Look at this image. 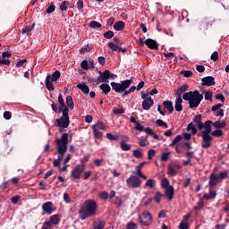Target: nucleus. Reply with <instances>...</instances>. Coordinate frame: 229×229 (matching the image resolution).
Listing matches in <instances>:
<instances>
[{"label":"nucleus","instance_id":"nucleus-1","mask_svg":"<svg viewBox=\"0 0 229 229\" xmlns=\"http://www.w3.org/2000/svg\"><path fill=\"white\" fill-rule=\"evenodd\" d=\"M133 83V77H131L130 80L122 81L121 83L119 82H111V87L114 92H123V98L128 96V94H131L132 92H135V90H141V89H144L145 82L144 81H141L139 82L138 86H132L130 88V86ZM126 89H129L126 90Z\"/></svg>","mask_w":229,"mask_h":229},{"label":"nucleus","instance_id":"nucleus-2","mask_svg":"<svg viewBox=\"0 0 229 229\" xmlns=\"http://www.w3.org/2000/svg\"><path fill=\"white\" fill-rule=\"evenodd\" d=\"M98 212V203L94 199H87L79 210L80 219L85 221L89 217H94Z\"/></svg>","mask_w":229,"mask_h":229},{"label":"nucleus","instance_id":"nucleus-3","mask_svg":"<svg viewBox=\"0 0 229 229\" xmlns=\"http://www.w3.org/2000/svg\"><path fill=\"white\" fill-rule=\"evenodd\" d=\"M212 120H207L204 124L202 125V130L200 132V137L202 139V144L201 148L203 149H208L210 146H212V140H214V138H212Z\"/></svg>","mask_w":229,"mask_h":229},{"label":"nucleus","instance_id":"nucleus-4","mask_svg":"<svg viewBox=\"0 0 229 229\" xmlns=\"http://www.w3.org/2000/svg\"><path fill=\"white\" fill-rule=\"evenodd\" d=\"M182 99L189 101L190 108H198L201 101H203V94L199 93L198 90L186 92L182 95Z\"/></svg>","mask_w":229,"mask_h":229},{"label":"nucleus","instance_id":"nucleus-5","mask_svg":"<svg viewBox=\"0 0 229 229\" xmlns=\"http://www.w3.org/2000/svg\"><path fill=\"white\" fill-rule=\"evenodd\" d=\"M55 144L57 148V153L59 154L57 156V160L62 162V160H64V155L67 153V144H69V134L66 132L63 133L61 138L55 140Z\"/></svg>","mask_w":229,"mask_h":229},{"label":"nucleus","instance_id":"nucleus-6","mask_svg":"<svg viewBox=\"0 0 229 229\" xmlns=\"http://www.w3.org/2000/svg\"><path fill=\"white\" fill-rule=\"evenodd\" d=\"M69 108H65L63 111V115L60 118L55 119V125L58 128H69Z\"/></svg>","mask_w":229,"mask_h":229},{"label":"nucleus","instance_id":"nucleus-7","mask_svg":"<svg viewBox=\"0 0 229 229\" xmlns=\"http://www.w3.org/2000/svg\"><path fill=\"white\" fill-rule=\"evenodd\" d=\"M60 76H62V73H60V71H55L53 72L52 75H47L46 78V87L47 90H55V86H53V81H58L60 80Z\"/></svg>","mask_w":229,"mask_h":229},{"label":"nucleus","instance_id":"nucleus-8","mask_svg":"<svg viewBox=\"0 0 229 229\" xmlns=\"http://www.w3.org/2000/svg\"><path fill=\"white\" fill-rule=\"evenodd\" d=\"M139 221L143 226H150L153 224V216L149 211H144L140 216Z\"/></svg>","mask_w":229,"mask_h":229},{"label":"nucleus","instance_id":"nucleus-9","mask_svg":"<svg viewBox=\"0 0 229 229\" xmlns=\"http://www.w3.org/2000/svg\"><path fill=\"white\" fill-rule=\"evenodd\" d=\"M126 183L129 189H139V187L142 185V181L138 176L130 175V177L126 180Z\"/></svg>","mask_w":229,"mask_h":229},{"label":"nucleus","instance_id":"nucleus-10","mask_svg":"<svg viewBox=\"0 0 229 229\" xmlns=\"http://www.w3.org/2000/svg\"><path fill=\"white\" fill-rule=\"evenodd\" d=\"M83 171H85V165H78L73 170H72L71 176H72L74 180H80Z\"/></svg>","mask_w":229,"mask_h":229},{"label":"nucleus","instance_id":"nucleus-11","mask_svg":"<svg viewBox=\"0 0 229 229\" xmlns=\"http://www.w3.org/2000/svg\"><path fill=\"white\" fill-rule=\"evenodd\" d=\"M99 76L98 77V81L100 83H106L108 80H110V70H105L104 72H98Z\"/></svg>","mask_w":229,"mask_h":229},{"label":"nucleus","instance_id":"nucleus-12","mask_svg":"<svg viewBox=\"0 0 229 229\" xmlns=\"http://www.w3.org/2000/svg\"><path fill=\"white\" fill-rule=\"evenodd\" d=\"M60 223V218L58 217V215H53L50 216L49 221H46L44 223L45 226H47V228H51L53 225H56Z\"/></svg>","mask_w":229,"mask_h":229},{"label":"nucleus","instance_id":"nucleus-13","mask_svg":"<svg viewBox=\"0 0 229 229\" xmlns=\"http://www.w3.org/2000/svg\"><path fill=\"white\" fill-rule=\"evenodd\" d=\"M145 46L148 47V49H152L153 51H158V42L153 38H148L145 40Z\"/></svg>","mask_w":229,"mask_h":229},{"label":"nucleus","instance_id":"nucleus-14","mask_svg":"<svg viewBox=\"0 0 229 229\" xmlns=\"http://www.w3.org/2000/svg\"><path fill=\"white\" fill-rule=\"evenodd\" d=\"M201 81V85L203 87H212L216 85V79L213 76L204 77L202 78Z\"/></svg>","mask_w":229,"mask_h":229},{"label":"nucleus","instance_id":"nucleus-15","mask_svg":"<svg viewBox=\"0 0 229 229\" xmlns=\"http://www.w3.org/2000/svg\"><path fill=\"white\" fill-rule=\"evenodd\" d=\"M12 56V53L5 51L3 52L2 55H0V64L1 65H10V60L6 58H10Z\"/></svg>","mask_w":229,"mask_h":229},{"label":"nucleus","instance_id":"nucleus-16","mask_svg":"<svg viewBox=\"0 0 229 229\" xmlns=\"http://www.w3.org/2000/svg\"><path fill=\"white\" fill-rule=\"evenodd\" d=\"M218 182H219L218 175L216 174H211L209 175L208 188L214 189V187H216V185H217Z\"/></svg>","mask_w":229,"mask_h":229},{"label":"nucleus","instance_id":"nucleus-17","mask_svg":"<svg viewBox=\"0 0 229 229\" xmlns=\"http://www.w3.org/2000/svg\"><path fill=\"white\" fill-rule=\"evenodd\" d=\"M210 26H212V21H210V19L208 18L202 19L199 23V27L200 28V30H208Z\"/></svg>","mask_w":229,"mask_h":229},{"label":"nucleus","instance_id":"nucleus-18","mask_svg":"<svg viewBox=\"0 0 229 229\" xmlns=\"http://www.w3.org/2000/svg\"><path fill=\"white\" fill-rule=\"evenodd\" d=\"M153 105H155V101L151 98V97H148L147 99L142 101L143 110H150Z\"/></svg>","mask_w":229,"mask_h":229},{"label":"nucleus","instance_id":"nucleus-19","mask_svg":"<svg viewBox=\"0 0 229 229\" xmlns=\"http://www.w3.org/2000/svg\"><path fill=\"white\" fill-rule=\"evenodd\" d=\"M42 210L43 212H45V214H48V216H51V214L53 213V202L51 201L45 202L42 205Z\"/></svg>","mask_w":229,"mask_h":229},{"label":"nucleus","instance_id":"nucleus-20","mask_svg":"<svg viewBox=\"0 0 229 229\" xmlns=\"http://www.w3.org/2000/svg\"><path fill=\"white\" fill-rule=\"evenodd\" d=\"M165 196L169 201L173 200V198H174V187L168 186L167 188H165Z\"/></svg>","mask_w":229,"mask_h":229},{"label":"nucleus","instance_id":"nucleus-21","mask_svg":"<svg viewBox=\"0 0 229 229\" xmlns=\"http://www.w3.org/2000/svg\"><path fill=\"white\" fill-rule=\"evenodd\" d=\"M188 89H189V84H183L182 86H181L175 91V96H177L176 98H182V95L185 94V92H187Z\"/></svg>","mask_w":229,"mask_h":229},{"label":"nucleus","instance_id":"nucleus-22","mask_svg":"<svg viewBox=\"0 0 229 229\" xmlns=\"http://www.w3.org/2000/svg\"><path fill=\"white\" fill-rule=\"evenodd\" d=\"M77 89L81 90V92L84 93L85 96L89 95L90 92V88H89V86H87L85 82L77 84Z\"/></svg>","mask_w":229,"mask_h":229},{"label":"nucleus","instance_id":"nucleus-23","mask_svg":"<svg viewBox=\"0 0 229 229\" xmlns=\"http://www.w3.org/2000/svg\"><path fill=\"white\" fill-rule=\"evenodd\" d=\"M163 106L166 110H168L169 114L174 112V106H173V101L165 100L163 102Z\"/></svg>","mask_w":229,"mask_h":229},{"label":"nucleus","instance_id":"nucleus-24","mask_svg":"<svg viewBox=\"0 0 229 229\" xmlns=\"http://www.w3.org/2000/svg\"><path fill=\"white\" fill-rule=\"evenodd\" d=\"M182 103H183V98L176 97L175 98L176 112H182V110H183V106L182 105Z\"/></svg>","mask_w":229,"mask_h":229},{"label":"nucleus","instance_id":"nucleus-25","mask_svg":"<svg viewBox=\"0 0 229 229\" xmlns=\"http://www.w3.org/2000/svg\"><path fill=\"white\" fill-rule=\"evenodd\" d=\"M126 24L124 23V21H119L114 23V30H115V31H123V30H124Z\"/></svg>","mask_w":229,"mask_h":229},{"label":"nucleus","instance_id":"nucleus-26","mask_svg":"<svg viewBox=\"0 0 229 229\" xmlns=\"http://www.w3.org/2000/svg\"><path fill=\"white\" fill-rule=\"evenodd\" d=\"M106 222L103 220H98L93 223V229H104Z\"/></svg>","mask_w":229,"mask_h":229},{"label":"nucleus","instance_id":"nucleus-27","mask_svg":"<svg viewBox=\"0 0 229 229\" xmlns=\"http://www.w3.org/2000/svg\"><path fill=\"white\" fill-rule=\"evenodd\" d=\"M212 126L214 128H216V130H221L226 126V122L225 121H216V122H212Z\"/></svg>","mask_w":229,"mask_h":229},{"label":"nucleus","instance_id":"nucleus-28","mask_svg":"<svg viewBox=\"0 0 229 229\" xmlns=\"http://www.w3.org/2000/svg\"><path fill=\"white\" fill-rule=\"evenodd\" d=\"M100 90L103 91V94H105L106 96H107L108 94H110V90H112V88H110V85L106 84V83H103L99 86Z\"/></svg>","mask_w":229,"mask_h":229},{"label":"nucleus","instance_id":"nucleus-29","mask_svg":"<svg viewBox=\"0 0 229 229\" xmlns=\"http://www.w3.org/2000/svg\"><path fill=\"white\" fill-rule=\"evenodd\" d=\"M201 114H197L195 115V117L193 118L194 123H196L199 130H203V123L201 122Z\"/></svg>","mask_w":229,"mask_h":229},{"label":"nucleus","instance_id":"nucleus-30","mask_svg":"<svg viewBox=\"0 0 229 229\" xmlns=\"http://www.w3.org/2000/svg\"><path fill=\"white\" fill-rule=\"evenodd\" d=\"M33 30H35V23L23 27L21 29V33L22 35H26V33H30V31H33Z\"/></svg>","mask_w":229,"mask_h":229},{"label":"nucleus","instance_id":"nucleus-31","mask_svg":"<svg viewBox=\"0 0 229 229\" xmlns=\"http://www.w3.org/2000/svg\"><path fill=\"white\" fill-rule=\"evenodd\" d=\"M216 196H217L216 191L212 190V188H209V193L204 195V199H214Z\"/></svg>","mask_w":229,"mask_h":229},{"label":"nucleus","instance_id":"nucleus-32","mask_svg":"<svg viewBox=\"0 0 229 229\" xmlns=\"http://www.w3.org/2000/svg\"><path fill=\"white\" fill-rule=\"evenodd\" d=\"M66 105L68 110H74V102L72 101V97L67 96L66 97Z\"/></svg>","mask_w":229,"mask_h":229},{"label":"nucleus","instance_id":"nucleus-33","mask_svg":"<svg viewBox=\"0 0 229 229\" xmlns=\"http://www.w3.org/2000/svg\"><path fill=\"white\" fill-rule=\"evenodd\" d=\"M157 185V182L154 179H148L146 182L145 185L143 186V189H153Z\"/></svg>","mask_w":229,"mask_h":229},{"label":"nucleus","instance_id":"nucleus-34","mask_svg":"<svg viewBox=\"0 0 229 229\" xmlns=\"http://www.w3.org/2000/svg\"><path fill=\"white\" fill-rule=\"evenodd\" d=\"M58 103L60 105L58 110H62V108H68L67 106H65V100H64V96L62 94H59L58 96Z\"/></svg>","mask_w":229,"mask_h":229},{"label":"nucleus","instance_id":"nucleus-35","mask_svg":"<svg viewBox=\"0 0 229 229\" xmlns=\"http://www.w3.org/2000/svg\"><path fill=\"white\" fill-rule=\"evenodd\" d=\"M92 130H106V127L105 126V123H103V122H98L92 126Z\"/></svg>","mask_w":229,"mask_h":229},{"label":"nucleus","instance_id":"nucleus-36","mask_svg":"<svg viewBox=\"0 0 229 229\" xmlns=\"http://www.w3.org/2000/svg\"><path fill=\"white\" fill-rule=\"evenodd\" d=\"M120 148H121L122 151H130V149H131V145H130L123 140L120 142Z\"/></svg>","mask_w":229,"mask_h":229},{"label":"nucleus","instance_id":"nucleus-37","mask_svg":"<svg viewBox=\"0 0 229 229\" xmlns=\"http://www.w3.org/2000/svg\"><path fill=\"white\" fill-rule=\"evenodd\" d=\"M187 131H191L192 135H196L198 133V130L196 129V125L194 123H190L187 127Z\"/></svg>","mask_w":229,"mask_h":229},{"label":"nucleus","instance_id":"nucleus-38","mask_svg":"<svg viewBox=\"0 0 229 229\" xmlns=\"http://www.w3.org/2000/svg\"><path fill=\"white\" fill-rule=\"evenodd\" d=\"M162 198H164V194H162V192L160 191H157L155 196H154V201L155 203H160V201H162Z\"/></svg>","mask_w":229,"mask_h":229},{"label":"nucleus","instance_id":"nucleus-39","mask_svg":"<svg viewBox=\"0 0 229 229\" xmlns=\"http://www.w3.org/2000/svg\"><path fill=\"white\" fill-rule=\"evenodd\" d=\"M211 139H214V137H223V131L220 129H216L211 132Z\"/></svg>","mask_w":229,"mask_h":229},{"label":"nucleus","instance_id":"nucleus-40","mask_svg":"<svg viewBox=\"0 0 229 229\" xmlns=\"http://www.w3.org/2000/svg\"><path fill=\"white\" fill-rule=\"evenodd\" d=\"M89 28H92L93 30H96V28H103V25L96 21H92L89 23Z\"/></svg>","mask_w":229,"mask_h":229},{"label":"nucleus","instance_id":"nucleus-41","mask_svg":"<svg viewBox=\"0 0 229 229\" xmlns=\"http://www.w3.org/2000/svg\"><path fill=\"white\" fill-rule=\"evenodd\" d=\"M136 174L138 178H142V180H148V177L142 174V169L138 168L137 166H136Z\"/></svg>","mask_w":229,"mask_h":229},{"label":"nucleus","instance_id":"nucleus-42","mask_svg":"<svg viewBox=\"0 0 229 229\" xmlns=\"http://www.w3.org/2000/svg\"><path fill=\"white\" fill-rule=\"evenodd\" d=\"M114 205L116 208H121V207H123V198L116 197L114 200Z\"/></svg>","mask_w":229,"mask_h":229},{"label":"nucleus","instance_id":"nucleus-43","mask_svg":"<svg viewBox=\"0 0 229 229\" xmlns=\"http://www.w3.org/2000/svg\"><path fill=\"white\" fill-rule=\"evenodd\" d=\"M55 10H56V6L55 5V2H52L47 8V13L51 14L53 12H55Z\"/></svg>","mask_w":229,"mask_h":229},{"label":"nucleus","instance_id":"nucleus-44","mask_svg":"<svg viewBox=\"0 0 229 229\" xmlns=\"http://www.w3.org/2000/svg\"><path fill=\"white\" fill-rule=\"evenodd\" d=\"M156 124L162 128H169V125H167V123L164 122V120L157 119Z\"/></svg>","mask_w":229,"mask_h":229},{"label":"nucleus","instance_id":"nucleus-45","mask_svg":"<svg viewBox=\"0 0 229 229\" xmlns=\"http://www.w3.org/2000/svg\"><path fill=\"white\" fill-rule=\"evenodd\" d=\"M68 4H71L68 1H64L60 4V10L61 12H67Z\"/></svg>","mask_w":229,"mask_h":229},{"label":"nucleus","instance_id":"nucleus-46","mask_svg":"<svg viewBox=\"0 0 229 229\" xmlns=\"http://www.w3.org/2000/svg\"><path fill=\"white\" fill-rule=\"evenodd\" d=\"M93 137H95V139H103V132L99 131L98 130L93 129Z\"/></svg>","mask_w":229,"mask_h":229},{"label":"nucleus","instance_id":"nucleus-47","mask_svg":"<svg viewBox=\"0 0 229 229\" xmlns=\"http://www.w3.org/2000/svg\"><path fill=\"white\" fill-rule=\"evenodd\" d=\"M161 187L163 189H167V187H172L171 185H169V180L167 178L162 179Z\"/></svg>","mask_w":229,"mask_h":229},{"label":"nucleus","instance_id":"nucleus-48","mask_svg":"<svg viewBox=\"0 0 229 229\" xmlns=\"http://www.w3.org/2000/svg\"><path fill=\"white\" fill-rule=\"evenodd\" d=\"M182 135H177L172 141V143L170 144V147L173 146H176V144H178V142H180V140H182Z\"/></svg>","mask_w":229,"mask_h":229},{"label":"nucleus","instance_id":"nucleus-49","mask_svg":"<svg viewBox=\"0 0 229 229\" xmlns=\"http://www.w3.org/2000/svg\"><path fill=\"white\" fill-rule=\"evenodd\" d=\"M132 155L135 157V158H142V157H144V154H142L139 149L133 150Z\"/></svg>","mask_w":229,"mask_h":229},{"label":"nucleus","instance_id":"nucleus-50","mask_svg":"<svg viewBox=\"0 0 229 229\" xmlns=\"http://www.w3.org/2000/svg\"><path fill=\"white\" fill-rule=\"evenodd\" d=\"M81 69H83L84 71H89V61L83 60V61L81 63Z\"/></svg>","mask_w":229,"mask_h":229},{"label":"nucleus","instance_id":"nucleus-51","mask_svg":"<svg viewBox=\"0 0 229 229\" xmlns=\"http://www.w3.org/2000/svg\"><path fill=\"white\" fill-rule=\"evenodd\" d=\"M104 38H107V40H110V38H114V31L108 30L104 33Z\"/></svg>","mask_w":229,"mask_h":229},{"label":"nucleus","instance_id":"nucleus-52","mask_svg":"<svg viewBox=\"0 0 229 229\" xmlns=\"http://www.w3.org/2000/svg\"><path fill=\"white\" fill-rule=\"evenodd\" d=\"M226 178H228V172L227 171L221 172L218 174V180H226Z\"/></svg>","mask_w":229,"mask_h":229},{"label":"nucleus","instance_id":"nucleus-53","mask_svg":"<svg viewBox=\"0 0 229 229\" xmlns=\"http://www.w3.org/2000/svg\"><path fill=\"white\" fill-rule=\"evenodd\" d=\"M91 50H92V47L88 45L87 47H82L80 50V53H81V55H85V53H89V51H91Z\"/></svg>","mask_w":229,"mask_h":229},{"label":"nucleus","instance_id":"nucleus-54","mask_svg":"<svg viewBox=\"0 0 229 229\" xmlns=\"http://www.w3.org/2000/svg\"><path fill=\"white\" fill-rule=\"evenodd\" d=\"M108 47L112 49V51H119V46L115 45L114 42H109Z\"/></svg>","mask_w":229,"mask_h":229},{"label":"nucleus","instance_id":"nucleus-55","mask_svg":"<svg viewBox=\"0 0 229 229\" xmlns=\"http://www.w3.org/2000/svg\"><path fill=\"white\" fill-rule=\"evenodd\" d=\"M99 198H100V199H104L105 201H106V199H108V198H109V194L106 191H101L99 193Z\"/></svg>","mask_w":229,"mask_h":229},{"label":"nucleus","instance_id":"nucleus-56","mask_svg":"<svg viewBox=\"0 0 229 229\" xmlns=\"http://www.w3.org/2000/svg\"><path fill=\"white\" fill-rule=\"evenodd\" d=\"M155 155H157V151L155 149H149L148 152V160H152Z\"/></svg>","mask_w":229,"mask_h":229},{"label":"nucleus","instance_id":"nucleus-57","mask_svg":"<svg viewBox=\"0 0 229 229\" xmlns=\"http://www.w3.org/2000/svg\"><path fill=\"white\" fill-rule=\"evenodd\" d=\"M210 59L213 62H217V60H219V54L217 53V51H215V52L212 53V55L210 56Z\"/></svg>","mask_w":229,"mask_h":229},{"label":"nucleus","instance_id":"nucleus-58","mask_svg":"<svg viewBox=\"0 0 229 229\" xmlns=\"http://www.w3.org/2000/svg\"><path fill=\"white\" fill-rule=\"evenodd\" d=\"M137 228H139V226L134 222H129L126 225V229H137Z\"/></svg>","mask_w":229,"mask_h":229},{"label":"nucleus","instance_id":"nucleus-59","mask_svg":"<svg viewBox=\"0 0 229 229\" xmlns=\"http://www.w3.org/2000/svg\"><path fill=\"white\" fill-rule=\"evenodd\" d=\"M212 96H213L212 91H207L204 95V98L206 101H212Z\"/></svg>","mask_w":229,"mask_h":229},{"label":"nucleus","instance_id":"nucleus-60","mask_svg":"<svg viewBox=\"0 0 229 229\" xmlns=\"http://www.w3.org/2000/svg\"><path fill=\"white\" fill-rule=\"evenodd\" d=\"M203 207H205V204L203 203V201H199L197 206H195L193 208L194 210H202Z\"/></svg>","mask_w":229,"mask_h":229},{"label":"nucleus","instance_id":"nucleus-61","mask_svg":"<svg viewBox=\"0 0 229 229\" xmlns=\"http://www.w3.org/2000/svg\"><path fill=\"white\" fill-rule=\"evenodd\" d=\"M181 74L184 76V78H191V76H192V71H182Z\"/></svg>","mask_w":229,"mask_h":229},{"label":"nucleus","instance_id":"nucleus-62","mask_svg":"<svg viewBox=\"0 0 229 229\" xmlns=\"http://www.w3.org/2000/svg\"><path fill=\"white\" fill-rule=\"evenodd\" d=\"M77 8L79 12H83V0H78Z\"/></svg>","mask_w":229,"mask_h":229},{"label":"nucleus","instance_id":"nucleus-63","mask_svg":"<svg viewBox=\"0 0 229 229\" xmlns=\"http://www.w3.org/2000/svg\"><path fill=\"white\" fill-rule=\"evenodd\" d=\"M106 139L109 140H117L119 139V136H114L112 133H106Z\"/></svg>","mask_w":229,"mask_h":229},{"label":"nucleus","instance_id":"nucleus-64","mask_svg":"<svg viewBox=\"0 0 229 229\" xmlns=\"http://www.w3.org/2000/svg\"><path fill=\"white\" fill-rule=\"evenodd\" d=\"M113 113H114L116 115L124 114V108H115L113 110Z\"/></svg>","mask_w":229,"mask_h":229}]
</instances>
